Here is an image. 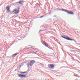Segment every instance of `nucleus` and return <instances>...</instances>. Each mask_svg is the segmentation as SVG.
I'll return each instance as SVG.
<instances>
[{
  "instance_id": "f257e3e1",
  "label": "nucleus",
  "mask_w": 80,
  "mask_h": 80,
  "mask_svg": "<svg viewBox=\"0 0 80 80\" xmlns=\"http://www.w3.org/2000/svg\"><path fill=\"white\" fill-rule=\"evenodd\" d=\"M61 37L62 38H64V39H66V40H71V41H73V39H71L68 37H65L62 36H61Z\"/></svg>"
},
{
  "instance_id": "f03ea898",
  "label": "nucleus",
  "mask_w": 80,
  "mask_h": 80,
  "mask_svg": "<svg viewBox=\"0 0 80 80\" xmlns=\"http://www.w3.org/2000/svg\"><path fill=\"white\" fill-rule=\"evenodd\" d=\"M48 67L49 68H51L52 69H53L54 68V65L53 64H50L49 65H48Z\"/></svg>"
},
{
  "instance_id": "7ed1b4c3",
  "label": "nucleus",
  "mask_w": 80,
  "mask_h": 80,
  "mask_svg": "<svg viewBox=\"0 0 80 80\" xmlns=\"http://www.w3.org/2000/svg\"><path fill=\"white\" fill-rule=\"evenodd\" d=\"M18 77H20V78H22V77H24V78H27V77L25 75H23L22 74H18Z\"/></svg>"
},
{
  "instance_id": "20e7f679",
  "label": "nucleus",
  "mask_w": 80,
  "mask_h": 80,
  "mask_svg": "<svg viewBox=\"0 0 80 80\" xmlns=\"http://www.w3.org/2000/svg\"><path fill=\"white\" fill-rule=\"evenodd\" d=\"M13 12H14V14H17V13H18V12H19V10L17 9H15L13 11Z\"/></svg>"
},
{
  "instance_id": "39448f33",
  "label": "nucleus",
  "mask_w": 80,
  "mask_h": 80,
  "mask_svg": "<svg viewBox=\"0 0 80 80\" xmlns=\"http://www.w3.org/2000/svg\"><path fill=\"white\" fill-rule=\"evenodd\" d=\"M35 63V61L34 60L31 61L30 62L29 65L31 67H32V65H33V64H34Z\"/></svg>"
},
{
  "instance_id": "423d86ee",
  "label": "nucleus",
  "mask_w": 80,
  "mask_h": 80,
  "mask_svg": "<svg viewBox=\"0 0 80 80\" xmlns=\"http://www.w3.org/2000/svg\"><path fill=\"white\" fill-rule=\"evenodd\" d=\"M6 9L7 10L8 12H10V7L7 6L6 8Z\"/></svg>"
},
{
  "instance_id": "0eeeda50",
  "label": "nucleus",
  "mask_w": 80,
  "mask_h": 80,
  "mask_svg": "<svg viewBox=\"0 0 80 80\" xmlns=\"http://www.w3.org/2000/svg\"><path fill=\"white\" fill-rule=\"evenodd\" d=\"M17 3H19L20 5H22L23 3V1H20L19 2H17Z\"/></svg>"
},
{
  "instance_id": "6e6552de",
  "label": "nucleus",
  "mask_w": 80,
  "mask_h": 80,
  "mask_svg": "<svg viewBox=\"0 0 80 80\" xmlns=\"http://www.w3.org/2000/svg\"><path fill=\"white\" fill-rule=\"evenodd\" d=\"M43 44L45 47H48V44L46 43V42H43Z\"/></svg>"
},
{
  "instance_id": "1a4fd4ad",
  "label": "nucleus",
  "mask_w": 80,
  "mask_h": 80,
  "mask_svg": "<svg viewBox=\"0 0 80 80\" xmlns=\"http://www.w3.org/2000/svg\"><path fill=\"white\" fill-rule=\"evenodd\" d=\"M67 13H68V14H70L71 15H73V14H74L73 12H69L68 11Z\"/></svg>"
},
{
  "instance_id": "9d476101",
  "label": "nucleus",
  "mask_w": 80,
  "mask_h": 80,
  "mask_svg": "<svg viewBox=\"0 0 80 80\" xmlns=\"http://www.w3.org/2000/svg\"><path fill=\"white\" fill-rule=\"evenodd\" d=\"M61 10V11H63V12H67V13L68 12V10L64 9H62Z\"/></svg>"
},
{
  "instance_id": "9b49d317",
  "label": "nucleus",
  "mask_w": 80,
  "mask_h": 80,
  "mask_svg": "<svg viewBox=\"0 0 80 80\" xmlns=\"http://www.w3.org/2000/svg\"><path fill=\"white\" fill-rule=\"evenodd\" d=\"M18 53H15L14 54H13L12 55V57H15V56H16V55H18Z\"/></svg>"
},
{
  "instance_id": "f8f14e48",
  "label": "nucleus",
  "mask_w": 80,
  "mask_h": 80,
  "mask_svg": "<svg viewBox=\"0 0 80 80\" xmlns=\"http://www.w3.org/2000/svg\"><path fill=\"white\" fill-rule=\"evenodd\" d=\"M21 73H23V74H24V73H27V72H21Z\"/></svg>"
},
{
  "instance_id": "ddd939ff",
  "label": "nucleus",
  "mask_w": 80,
  "mask_h": 80,
  "mask_svg": "<svg viewBox=\"0 0 80 80\" xmlns=\"http://www.w3.org/2000/svg\"><path fill=\"white\" fill-rule=\"evenodd\" d=\"M40 64H41L42 67H44V65H43V64L42 63H40Z\"/></svg>"
},
{
  "instance_id": "4468645a",
  "label": "nucleus",
  "mask_w": 80,
  "mask_h": 80,
  "mask_svg": "<svg viewBox=\"0 0 80 80\" xmlns=\"http://www.w3.org/2000/svg\"><path fill=\"white\" fill-rule=\"evenodd\" d=\"M43 17H44V16H41V17H40V18H42Z\"/></svg>"
},
{
  "instance_id": "2eb2a0df",
  "label": "nucleus",
  "mask_w": 80,
  "mask_h": 80,
  "mask_svg": "<svg viewBox=\"0 0 80 80\" xmlns=\"http://www.w3.org/2000/svg\"><path fill=\"white\" fill-rule=\"evenodd\" d=\"M18 10H19H19H20V8H18Z\"/></svg>"
},
{
  "instance_id": "dca6fc26",
  "label": "nucleus",
  "mask_w": 80,
  "mask_h": 80,
  "mask_svg": "<svg viewBox=\"0 0 80 80\" xmlns=\"http://www.w3.org/2000/svg\"><path fill=\"white\" fill-rule=\"evenodd\" d=\"M42 30H41L39 31V32H42Z\"/></svg>"
},
{
  "instance_id": "f3484780",
  "label": "nucleus",
  "mask_w": 80,
  "mask_h": 80,
  "mask_svg": "<svg viewBox=\"0 0 80 80\" xmlns=\"http://www.w3.org/2000/svg\"><path fill=\"white\" fill-rule=\"evenodd\" d=\"M27 65H28V66H29V65H28V64Z\"/></svg>"
},
{
  "instance_id": "a211bd4d",
  "label": "nucleus",
  "mask_w": 80,
  "mask_h": 80,
  "mask_svg": "<svg viewBox=\"0 0 80 80\" xmlns=\"http://www.w3.org/2000/svg\"><path fill=\"white\" fill-rule=\"evenodd\" d=\"M19 26H21V25H19Z\"/></svg>"
},
{
  "instance_id": "6ab92c4d",
  "label": "nucleus",
  "mask_w": 80,
  "mask_h": 80,
  "mask_svg": "<svg viewBox=\"0 0 80 80\" xmlns=\"http://www.w3.org/2000/svg\"><path fill=\"white\" fill-rule=\"evenodd\" d=\"M72 58H73L72 57Z\"/></svg>"
},
{
  "instance_id": "aec40b11",
  "label": "nucleus",
  "mask_w": 80,
  "mask_h": 80,
  "mask_svg": "<svg viewBox=\"0 0 80 80\" xmlns=\"http://www.w3.org/2000/svg\"><path fill=\"white\" fill-rule=\"evenodd\" d=\"M20 67H21V66H20Z\"/></svg>"
}]
</instances>
